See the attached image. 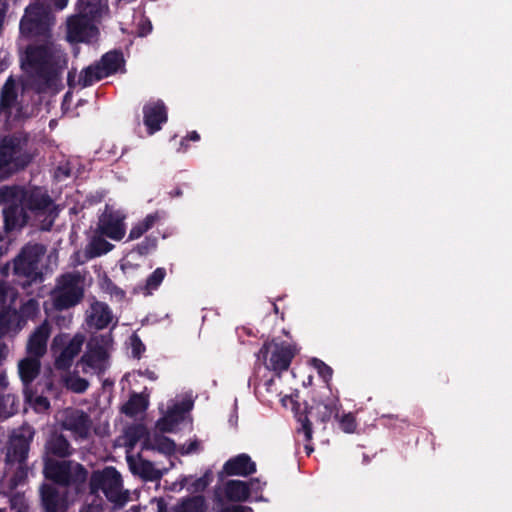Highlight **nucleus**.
I'll use <instances>...</instances> for the list:
<instances>
[{"instance_id": "nucleus-1", "label": "nucleus", "mask_w": 512, "mask_h": 512, "mask_svg": "<svg viewBox=\"0 0 512 512\" xmlns=\"http://www.w3.org/2000/svg\"><path fill=\"white\" fill-rule=\"evenodd\" d=\"M2 194L6 198H18V202H21L28 213L34 217H44L41 221V230H51L59 215V209L47 188L42 186H5Z\"/></svg>"}, {"instance_id": "nucleus-2", "label": "nucleus", "mask_w": 512, "mask_h": 512, "mask_svg": "<svg viewBox=\"0 0 512 512\" xmlns=\"http://www.w3.org/2000/svg\"><path fill=\"white\" fill-rule=\"evenodd\" d=\"M57 49L51 39L36 40L27 45L22 68L45 86H51L58 77Z\"/></svg>"}, {"instance_id": "nucleus-3", "label": "nucleus", "mask_w": 512, "mask_h": 512, "mask_svg": "<svg viewBox=\"0 0 512 512\" xmlns=\"http://www.w3.org/2000/svg\"><path fill=\"white\" fill-rule=\"evenodd\" d=\"M29 143L30 134L24 130L0 136V176H10L29 166L34 158Z\"/></svg>"}, {"instance_id": "nucleus-4", "label": "nucleus", "mask_w": 512, "mask_h": 512, "mask_svg": "<svg viewBox=\"0 0 512 512\" xmlns=\"http://www.w3.org/2000/svg\"><path fill=\"white\" fill-rule=\"evenodd\" d=\"M46 252L42 244H26L12 261V274L15 284L27 289L43 282L40 262Z\"/></svg>"}, {"instance_id": "nucleus-5", "label": "nucleus", "mask_w": 512, "mask_h": 512, "mask_svg": "<svg viewBox=\"0 0 512 512\" xmlns=\"http://www.w3.org/2000/svg\"><path fill=\"white\" fill-rule=\"evenodd\" d=\"M43 475L50 484L81 492L86 484L88 471L82 464L71 460L47 459L43 461Z\"/></svg>"}, {"instance_id": "nucleus-6", "label": "nucleus", "mask_w": 512, "mask_h": 512, "mask_svg": "<svg viewBox=\"0 0 512 512\" xmlns=\"http://www.w3.org/2000/svg\"><path fill=\"white\" fill-rule=\"evenodd\" d=\"M84 297V277L79 271L66 272L56 279L52 292L53 305L62 311L79 304Z\"/></svg>"}, {"instance_id": "nucleus-7", "label": "nucleus", "mask_w": 512, "mask_h": 512, "mask_svg": "<svg viewBox=\"0 0 512 512\" xmlns=\"http://www.w3.org/2000/svg\"><path fill=\"white\" fill-rule=\"evenodd\" d=\"M296 354L297 348L294 344L273 338L263 343L256 356L268 370L280 376L289 369Z\"/></svg>"}, {"instance_id": "nucleus-8", "label": "nucleus", "mask_w": 512, "mask_h": 512, "mask_svg": "<svg viewBox=\"0 0 512 512\" xmlns=\"http://www.w3.org/2000/svg\"><path fill=\"white\" fill-rule=\"evenodd\" d=\"M20 32L30 39H51V13L43 4H30L20 21Z\"/></svg>"}, {"instance_id": "nucleus-9", "label": "nucleus", "mask_w": 512, "mask_h": 512, "mask_svg": "<svg viewBox=\"0 0 512 512\" xmlns=\"http://www.w3.org/2000/svg\"><path fill=\"white\" fill-rule=\"evenodd\" d=\"M123 481L121 474L116 468L109 466L101 471H95L90 478V489L92 493L103 492L111 503L122 505L126 502L127 496L122 492Z\"/></svg>"}, {"instance_id": "nucleus-10", "label": "nucleus", "mask_w": 512, "mask_h": 512, "mask_svg": "<svg viewBox=\"0 0 512 512\" xmlns=\"http://www.w3.org/2000/svg\"><path fill=\"white\" fill-rule=\"evenodd\" d=\"M85 337L83 334L77 333L72 338L69 334H57L51 343V351L55 356V368L57 370H68L80 353L84 344Z\"/></svg>"}, {"instance_id": "nucleus-11", "label": "nucleus", "mask_w": 512, "mask_h": 512, "mask_svg": "<svg viewBox=\"0 0 512 512\" xmlns=\"http://www.w3.org/2000/svg\"><path fill=\"white\" fill-rule=\"evenodd\" d=\"M291 402L293 403V410L295 411V416L297 421L300 423L301 427L298 431H302L305 436V440L310 442L312 440V423L309 420L308 414L311 416H315L318 421L325 424L334 416L338 419V406L335 401H330L328 403L319 402L314 406L306 407L304 412H299V403L294 402L291 398Z\"/></svg>"}, {"instance_id": "nucleus-12", "label": "nucleus", "mask_w": 512, "mask_h": 512, "mask_svg": "<svg viewBox=\"0 0 512 512\" xmlns=\"http://www.w3.org/2000/svg\"><path fill=\"white\" fill-rule=\"evenodd\" d=\"M34 436L35 430L31 426H21L15 430L8 442L6 462L8 464L26 462Z\"/></svg>"}, {"instance_id": "nucleus-13", "label": "nucleus", "mask_w": 512, "mask_h": 512, "mask_svg": "<svg viewBox=\"0 0 512 512\" xmlns=\"http://www.w3.org/2000/svg\"><path fill=\"white\" fill-rule=\"evenodd\" d=\"M5 186L0 187V205L3 206L2 214L4 219V228L7 232L21 230L30 219V215L18 198L6 199L3 197Z\"/></svg>"}, {"instance_id": "nucleus-14", "label": "nucleus", "mask_w": 512, "mask_h": 512, "mask_svg": "<svg viewBox=\"0 0 512 512\" xmlns=\"http://www.w3.org/2000/svg\"><path fill=\"white\" fill-rule=\"evenodd\" d=\"M17 97L16 84L13 77L10 76L4 83L0 93V115L7 122H17L27 117L23 112L22 106L16 107Z\"/></svg>"}, {"instance_id": "nucleus-15", "label": "nucleus", "mask_w": 512, "mask_h": 512, "mask_svg": "<svg viewBox=\"0 0 512 512\" xmlns=\"http://www.w3.org/2000/svg\"><path fill=\"white\" fill-rule=\"evenodd\" d=\"M39 497L43 512H66L69 507L67 491L53 484L42 483Z\"/></svg>"}, {"instance_id": "nucleus-16", "label": "nucleus", "mask_w": 512, "mask_h": 512, "mask_svg": "<svg viewBox=\"0 0 512 512\" xmlns=\"http://www.w3.org/2000/svg\"><path fill=\"white\" fill-rule=\"evenodd\" d=\"M61 427L70 431L75 438L87 439L92 428L89 414L81 409L67 408L63 413Z\"/></svg>"}, {"instance_id": "nucleus-17", "label": "nucleus", "mask_w": 512, "mask_h": 512, "mask_svg": "<svg viewBox=\"0 0 512 512\" xmlns=\"http://www.w3.org/2000/svg\"><path fill=\"white\" fill-rule=\"evenodd\" d=\"M125 216L119 211L106 207L103 214L99 217L98 229L102 235L112 240L119 241L125 236Z\"/></svg>"}, {"instance_id": "nucleus-18", "label": "nucleus", "mask_w": 512, "mask_h": 512, "mask_svg": "<svg viewBox=\"0 0 512 512\" xmlns=\"http://www.w3.org/2000/svg\"><path fill=\"white\" fill-rule=\"evenodd\" d=\"M143 123L149 135L160 131L168 120L167 107L162 100L150 101L143 106Z\"/></svg>"}, {"instance_id": "nucleus-19", "label": "nucleus", "mask_w": 512, "mask_h": 512, "mask_svg": "<svg viewBox=\"0 0 512 512\" xmlns=\"http://www.w3.org/2000/svg\"><path fill=\"white\" fill-rule=\"evenodd\" d=\"M73 451L69 440L62 433L53 431L45 441L42 460H65L73 454Z\"/></svg>"}, {"instance_id": "nucleus-20", "label": "nucleus", "mask_w": 512, "mask_h": 512, "mask_svg": "<svg viewBox=\"0 0 512 512\" xmlns=\"http://www.w3.org/2000/svg\"><path fill=\"white\" fill-rule=\"evenodd\" d=\"M97 32V28L88 18L77 14L67 21L66 38L70 43L88 42Z\"/></svg>"}, {"instance_id": "nucleus-21", "label": "nucleus", "mask_w": 512, "mask_h": 512, "mask_svg": "<svg viewBox=\"0 0 512 512\" xmlns=\"http://www.w3.org/2000/svg\"><path fill=\"white\" fill-rule=\"evenodd\" d=\"M40 369L41 362L38 358L28 356L19 362V376L24 386L23 392L26 402L32 401L33 391L30 386L39 375Z\"/></svg>"}, {"instance_id": "nucleus-22", "label": "nucleus", "mask_w": 512, "mask_h": 512, "mask_svg": "<svg viewBox=\"0 0 512 512\" xmlns=\"http://www.w3.org/2000/svg\"><path fill=\"white\" fill-rule=\"evenodd\" d=\"M51 334V326L47 320L35 328L28 338L26 352L28 356L40 359L47 351V342Z\"/></svg>"}, {"instance_id": "nucleus-23", "label": "nucleus", "mask_w": 512, "mask_h": 512, "mask_svg": "<svg viewBox=\"0 0 512 512\" xmlns=\"http://www.w3.org/2000/svg\"><path fill=\"white\" fill-rule=\"evenodd\" d=\"M108 336H99L91 338L87 343V351L82 356V362L91 368H99L108 358L106 345Z\"/></svg>"}, {"instance_id": "nucleus-24", "label": "nucleus", "mask_w": 512, "mask_h": 512, "mask_svg": "<svg viewBox=\"0 0 512 512\" xmlns=\"http://www.w3.org/2000/svg\"><path fill=\"white\" fill-rule=\"evenodd\" d=\"M190 402H180L169 408L167 413L157 420L156 428L161 433L173 432L174 428L184 419L185 414L191 409Z\"/></svg>"}, {"instance_id": "nucleus-25", "label": "nucleus", "mask_w": 512, "mask_h": 512, "mask_svg": "<svg viewBox=\"0 0 512 512\" xmlns=\"http://www.w3.org/2000/svg\"><path fill=\"white\" fill-rule=\"evenodd\" d=\"M256 472V463L248 454H238L228 459L223 465V473L228 476H249Z\"/></svg>"}, {"instance_id": "nucleus-26", "label": "nucleus", "mask_w": 512, "mask_h": 512, "mask_svg": "<svg viewBox=\"0 0 512 512\" xmlns=\"http://www.w3.org/2000/svg\"><path fill=\"white\" fill-rule=\"evenodd\" d=\"M255 484H260L259 479L254 478L249 482L241 480H229L224 485V494L230 501H246L250 496L251 487H253Z\"/></svg>"}, {"instance_id": "nucleus-27", "label": "nucleus", "mask_w": 512, "mask_h": 512, "mask_svg": "<svg viewBox=\"0 0 512 512\" xmlns=\"http://www.w3.org/2000/svg\"><path fill=\"white\" fill-rule=\"evenodd\" d=\"M142 449L155 450L167 456L174 454L176 445L172 439L163 434L154 433L150 437H146L142 443Z\"/></svg>"}, {"instance_id": "nucleus-28", "label": "nucleus", "mask_w": 512, "mask_h": 512, "mask_svg": "<svg viewBox=\"0 0 512 512\" xmlns=\"http://www.w3.org/2000/svg\"><path fill=\"white\" fill-rule=\"evenodd\" d=\"M106 77L117 73L125 65L121 50H112L105 53L98 61Z\"/></svg>"}, {"instance_id": "nucleus-29", "label": "nucleus", "mask_w": 512, "mask_h": 512, "mask_svg": "<svg viewBox=\"0 0 512 512\" xmlns=\"http://www.w3.org/2000/svg\"><path fill=\"white\" fill-rule=\"evenodd\" d=\"M91 318L97 329H104L111 323L113 315L106 303L96 302L92 306Z\"/></svg>"}, {"instance_id": "nucleus-30", "label": "nucleus", "mask_w": 512, "mask_h": 512, "mask_svg": "<svg viewBox=\"0 0 512 512\" xmlns=\"http://www.w3.org/2000/svg\"><path fill=\"white\" fill-rule=\"evenodd\" d=\"M148 407L147 399L138 393H133L128 401L122 406L121 412L128 417H134L144 412Z\"/></svg>"}, {"instance_id": "nucleus-31", "label": "nucleus", "mask_w": 512, "mask_h": 512, "mask_svg": "<svg viewBox=\"0 0 512 512\" xmlns=\"http://www.w3.org/2000/svg\"><path fill=\"white\" fill-rule=\"evenodd\" d=\"M104 78H106V76L104 75L99 63L96 62L84 68L80 72L78 83L81 87L85 88Z\"/></svg>"}, {"instance_id": "nucleus-32", "label": "nucleus", "mask_w": 512, "mask_h": 512, "mask_svg": "<svg viewBox=\"0 0 512 512\" xmlns=\"http://www.w3.org/2000/svg\"><path fill=\"white\" fill-rule=\"evenodd\" d=\"M77 15L88 18L93 22L101 15L100 0H78Z\"/></svg>"}, {"instance_id": "nucleus-33", "label": "nucleus", "mask_w": 512, "mask_h": 512, "mask_svg": "<svg viewBox=\"0 0 512 512\" xmlns=\"http://www.w3.org/2000/svg\"><path fill=\"white\" fill-rule=\"evenodd\" d=\"M113 245L102 237H93L85 248L87 259H93L108 253Z\"/></svg>"}, {"instance_id": "nucleus-34", "label": "nucleus", "mask_w": 512, "mask_h": 512, "mask_svg": "<svg viewBox=\"0 0 512 512\" xmlns=\"http://www.w3.org/2000/svg\"><path fill=\"white\" fill-rule=\"evenodd\" d=\"M176 512H206L205 499L201 495L189 497L182 501Z\"/></svg>"}, {"instance_id": "nucleus-35", "label": "nucleus", "mask_w": 512, "mask_h": 512, "mask_svg": "<svg viewBox=\"0 0 512 512\" xmlns=\"http://www.w3.org/2000/svg\"><path fill=\"white\" fill-rule=\"evenodd\" d=\"M19 315L15 309L10 306L1 308L0 310V331L7 333L11 330L12 326L18 321Z\"/></svg>"}, {"instance_id": "nucleus-36", "label": "nucleus", "mask_w": 512, "mask_h": 512, "mask_svg": "<svg viewBox=\"0 0 512 512\" xmlns=\"http://www.w3.org/2000/svg\"><path fill=\"white\" fill-rule=\"evenodd\" d=\"M166 276V270L163 267L156 268L147 278L145 284L146 294H151L157 290Z\"/></svg>"}, {"instance_id": "nucleus-37", "label": "nucleus", "mask_w": 512, "mask_h": 512, "mask_svg": "<svg viewBox=\"0 0 512 512\" xmlns=\"http://www.w3.org/2000/svg\"><path fill=\"white\" fill-rule=\"evenodd\" d=\"M126 435L131 446H134L140 440L143 442L146 437H150L148 429L143 424H137L130 427L126 432Z\"/></svg>"}, {"instance_id": "nucleus-38", "label": "nucleus", "mask_w": 512, "mask_h": 512, "mask_svg": "<svg viewBox=\"0 0 512 512\" xmlns=\"http://www.w3.org/2000/svg\"><path fill=\"white\" fill-rule=\"evenodd\" d=\"M139 475L146 481H156L161 478V473L154 467L151 461L143 460L139 466Z\"/></svg>"}, {"instance_id": "nucleus-39", "label": "nucleus", "mask_w": 512, "mask_h": 512, "mask_svg": "<svg viewBox=\"0 0 512 512\" xmlns=\"http://www.w3.org/2000/svg\"><path fill=\"white\" fill-rule=\"evenodd\" d=\"M313 367L317 370L319 376L323 379L326 384H329L332 379L333 369L327 365L324 361L318 358L311 360Z\"/></svg>"}, {"instance_id": "nucleus-40", "label": "nucleus", "mask_w": 512, "mask_h": 512, "mask_svg": "<svg viewBox=\"0 0 512 512\" xmlns=\"http://www.w3.org/2000/svg\"><path fill=\"white\" fill-rule=\"evenodd\" d=\"M157 247V238L147 236L144 240L138 243L133 251L137 252L140 256H146L150 254Z\"/></svg>"}, {"instance_id": "nucleus-41", "label": "nucleus", "mask_w": 512, "mask_h": 512, "mask_svg": "<svg viewBox=\"0 0 512 512\" xmlns=\"http://www.w3.org/2000/svg\"><path fill=\"white\" fill-rule=\"evenodd\" d=\"M130 347L132 357L137 360L141 359L146 351V346L142 342L140 336L135 332L130 336Z\"/></svg>"}, {"instance_id": "nucleus-42", "label": "nucleus", "mask_w": 512, "mask_h": 512, "mask_svg": "<svg viewBox=\"0 0 512 512\" xmlns=\"http://www.w3.org/2000/svg\"><path fill=\"white\" fill-rule=\"evenodd\" d=\"M212 480L213 474L210 470H207L201 477L191 483V490L193 492H203L210 485Z\"/></svg>"}, {"instance_id": "nucleus-43", "label": "nucleus", "mask_w": 512, "mask_h": 512, "mask_svg": "<svg viewBox=\"0 0 512 512\" xmlns=\"http://www.w3.org/2000/svg\"><path fill=\"white\" fill-rule=\"evenodd\" d=\"M339 426L343 432L353 433L357 427L354 415L352 413L343 414L339 418Z\"/></svg>"}, {"instance_id": "nucleus-44", "label": "nucleus", "mask_w": 512, "mask_h": 512, "mask_svg": "<svg viewBox=\"0 0 512 512\" xmlns=\"http://www.w3.org/2000/svg\"><path fill=\"white\" fill-rule=\"evenodd\" d=\"M103 289L115 296L119 300H122L125 297V291L118 287L110 278L106 277L103 281Z\"/></svg>"}, {"instance_id": "nucleus-45", "label": "nucleus", "mask_w": 512, "mask_h": 512, "mask_svg": "<svg viewBox=\"0 0 512 512\" xmlns=\"http://www.w3.org/2000/svg\"><path fill=\"white\" fill-rule=\"evenodd\" d=\"M32 404L37 411H46L50 408L49 400L44 396H37L33 393L32 401L29 402Z\"/></svg>"}, {"instance_id": "nucleus-46", "label": "nucleus", "mask_w": 512, "mask_h": 512, "mask_svg": "<svg viewBox=\"0 0 512 512\" xmlns=\"http://www.w3.org/2000/svg\"><path fill=\"white\" fill-rule=\"evenodd\" d=\"M160 219H161V215H160L159 211H155L153 213L146 215V217L143 220H141L140 222L143 225L144 230L149 231L150 229H152L155 226V224Z\"/></svg>"}, {"instance_id": "nucleus-47", "label": "nucleus", "mask_w": 512, "mask_h": 512, "mask_svg": "<svg viewBox=\"0 0 512 512\" xmlns=\"http://www.w3.org/2000/svg\"><path fill=\"white\" fill-rule=\"evenodd\" d=\"M147 231L144 230L143 225L139 221L136 223L130 230L128 235V240H136L142 237Z\"/></svg>"}, {"instance_id": "nucleus-48", "label": "nucleus", "mask_w": 512, "mask_h": 512, "mask_svg": "<svg viewBox=\"0 0 512 512\" xmlns=\"http://www.w3.org/2000/svg\"><path fill=\"white\" fill-rule=\"evenodd\" d=\"M17 464H18V467L14 474L13 479L15 480L16 483H19L27 478V465H26V462L17 463Z\"/></svg>"}, {"instance_id": "nucleus-49", "label": "nucleus", "mask_w": 512, "mask_h": 512, "mask_svg": "<svg viewBox=\"0 0 512 512\" xmlns=\"http://www.w3.org/2000/svg\"><path fill=\"white\" fill-rule=\"evenodd\" d=\"M9 292L10 287L6 283L0 281V309L7 307L6 302L9 296Z\"/></svg>"}, {"instance_id": "nucleus-50", "label": "nucleus", "mask_w": 512, "mask_h": 512, "mask_svg": "<svg viewBox=\"0 0 512 512\" xmlns=\"http://www.w3.org/2000/svg\"><path fill=\"white\" fill-rule=\"evenodd\" d=\"M188 140H190V141H199L200 140V135L198 134L197 131L189 132L187 134V136L181 140V143H180L181 148H183L184 151H186L187 148H188V145L186 144V141H188Z\"/></svg>"}, {"instance_id": "nucleus-51", "label": "nucleus", "mask_w": 512, "mask_h": 512, "mask_svg": "<svg viewBox=\"0 0 512 512\" xmlns=\"http://www.w3.org/2000/svg\"><path fill=\"white\" fill-rule=\"evenodd\" d=\"M72 388L73 391L82 393L88 388V381L83 378H78Z\"/></svg>"}, {"instance_id": "nucleus-52", "label": "nucleus", "mask_w": 512, "mask_h": 512, "mask_svg": "<svg viewBox=\"0 0 512 512\" xmlns=\"http://www.w3.org/2000/svg\"><path fill=\"white\" fill-rule=\"evenodd\" d=\"M222 512H252V508L242 505H233L231 507L224 508Z\"/></svg>"}, {"instance_id": "nucleus-53", "label": "nucleus", "mask_w": 512, "mask_h": 512, "mask_svg": "<svg viewBox=\"0 0 512 512\" xmlns=\"http://www.w3.org/2000/svg\"><path fill=\"white\" fill-rule=\"evenodd\" d=\"M139 374L142 375V376H145L146 378H148L151 381H155L158 378L157 374L154 371L150 370V369H146L143 372L140 371Z\"/></svg>"}, {"instance_id": "nucleus-54", "label": "nucleus", "mask_w": 512, "mask_h": 512, "mask_svg": "<svg viewBox=\"0 0 512 512\" xmlns=\"http://www.w3.org/2000/svg\"><path fill=\"white\" fill-rule=\"evenodd\" d=\"M183 195V190L181 187H176L169 192V196L171 198L181 197Z\"/></svg>"}, {"instance_id": "nucleus-55", "label": "nucleus", "mask_w": 512, "mask_h": 512, "mask_svg": "<svg viewBox=\"0 0 512 512\" xmlns=\"http://www.w3.org/2000/svg\"><path fill=\"white\" fill-rule=\"evenodd\" d=\"M55 7L58 9H63L67 6L68 0H51Z\"/></svg>"}, {"instance_id": "nucleus-56", "label": "nucleus", "mask_w": 512, "mask_h": 512, "mask_svg": "<svg viewBox=\"0 0 512 512\" xmlns=\"http://www.w3.org/2000/svg\"><path fill=\"white\" fill-rule=\"evenodd\" d=\"M7 347L4 343L0 342V361L6 357Z\"/></svg>"}, {"instance_id": "nucleus-57", "label": "nucleus", "mask_w": 512, "mask_h": 512, "mask_svg": "<svg viewBox=\"0 0 512 512\" xmlns=\"http://www.w3.org/2000/svg\"><path fill=\"white\" fill-rule=\"evenodd\" d=\"M198 446V443L197 442H192L189 444L188 448H187V453H190V452H193L196 450Z\"/></svg>"}, {"instance_id": "nucleus-58", "label": "nucleus", "mask_w": 512, "mask_h": 512, "mask_svg": "<svg viewBox=\"0 0 512 512\" xmlns=\"http://www.w3.org/2000/svg\"><path fill=\"white\" fill-rule=\"evenodd\" d=\"M9 269H10L9 264L5 265V266L1 269V274H2L3 276H8V274H9Z\"/></svg>"}, {"instance_id": "nucleus-59", "label": "nucleus", "mask_w": 512, "mask_h": 512, "mask_svg": "<svg viewBox=\"0 0 512 512\" xmlns=\"http://www.w3.org/2000/svg\"><path fill=\"white\" fill-rule=\"evenodd\" d=\"M313 450H314V448L311 445H309V444L305 445V451L308 456L313 452Z\"/></svg>"}, {"instance_id": "nucleus-60", "label": "nucleus", "mask_w": 512, "mask_h": 512, "mask_svg": "<svg viewBox=\"0 0 512 512\" xmlns=\"http://www.w3.org/2000/svg\"><path fill=\"white\" fill-rule=\"evenodd\" d=\"M4 16H5V10L0 9V22L3 20Z\"/></svg>"}, {"instance_id": "nucleus-61", "label": "nucleus", "mask_w": 512, "mask_h": 512, "mask_svg": "<svg viewBox=\"0 0 512 512\" xmlns=\"http://www.w3.org/2000/svg\"><path fill=\"white\" fill-rule=\"evenodd\" d=\"M17 512H28V509L25 507V508H20L17 510Z\"/></svg>"}, {"instance_id": "nucleus-62", "label": "nucleus", "mask_w": 512, "mask_h": 512, "mask_svg": "<svg viewBox=\"0 0 512 512\" xmlns=\"http://www.w3.org/2000/svg\"><path fill=\"white\" fill-rule=\"evenodd\" d=\"M273 383H274V380H273V379H270V380H268V381L266 382V385H267V386H270V385H272Z\"/></svg>"}, {"instance_id": "nucleus-63", "label": "nucleus", "mask_w": 512, "mask_h": 512, "mask_svg": "<svg viewBox=\"0 0 512 512\" xmlns=\"http://www.w3.org/2000/svg\"><path fill=\"white\" fill-rule=\"evenodd\" d=\"M273 310L275 313H278V306L275 303H273Z\"/></svg>"}, {"instance_id": "nucleus-64", "label": "nucleus", "mask_w": 512, "mask_h": 512, "mask_svg": "<svg viewBox=\"0 0 512 512\" xmlns=\"http://www.w3.org/2000/svg\"><path fill=\"white\" fill-rule=\"evenodd\" d=\"M163 510H164V508L161 505H159L158 512H163Z\"/></svg>"}]
</instances>
